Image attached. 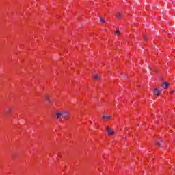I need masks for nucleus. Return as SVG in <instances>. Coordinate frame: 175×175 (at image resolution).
<instances>
[{
    "label": "nucleus",
    "mask_w": 175,
    "mask_h": 175,
    "mask_svg": "<svg viewBox=\"0 0 175 175\" xmlns=\"http://www.w3.org/2000/svg\"><path fill=\"white\" fill-rule=\"evenodd\" d=\"M111 117L110 116L106 115L103 116V120H110Z\"/></svg>",
    "instance_id": "nucleus-7"
},
{
    "label": "nucleus",
    "mask_w": 175,
    "mask_h": 175,
    "mask_svg": "<svg viewBox=\"0 0 175 175\" xmlns=\"http://www.w3.org/2000/svg\"><path fill=\"white\" fill-rule=\"evenodd\" d=\"M156 144L157 146H159V147H161V146H162V142H157Z\"/></svg>",
    "instance_id": "nucleus-12"
},
{
    "label": "nucleus",
    "mask_w": 175,
    "mask_h": 175,
    "mask_svg": "<svg viewBox=\"0 0 175 175\" xmlns=\"http://www.w3.org/2000/svg\"><path fill=\"white\" fill-rule=\"evenodd\" d=\"M106 131H107L109 136H113L114 135V131H113L110 127L107 126Z\"/></svg>",
    "instance_id": "nucleus-2"
},
{
    "label": "nucleus",
    "mask_w": 175,
    "mask_h": 175,
    "mask_svg": "<svg viewBox=\"0 0 175 175\" xmlns=\"http://www.w3.org/2000/svg\"><path fill=\"white\" fill-rule=\"evenodd\" d=\"M116 17L119 20H121V18H122V14H121L120 12H118L116 14Z\"/></svg>",
    "instance_id": "nucleus-6"
},
{
    "label": "nucleus",
    "mask_w": 175,
    "mask_h": 175,
    "mask_svg": "<svg viewBox=\"0 0 175 175\" xmlns=\"http://www.w3.org/2000/svg\"><path fill=\"white\" fill-rule=\"evenodd\" d=\"M116 35H120V30L118 29L116 30Z\"/></svg>",
    "instance_id": "nucleus-13"
},
{
    "label": "nucleus",
    "mask_w": 175,
    "mask_h": 175,
    "mask_svg": "<svg viewBox=\"0 0 175 175\" xmlns=\"http://www.w3.org/2000/svg\"><path fill=\"white\" fill-rule=\"evenodd\" d=\"M62 113V117H64L65 120H69V118H70V116H69V112H68V111H64Z\"/></svg>",
    "instance_id": "nucleus-1"
},
{
    "label": "nucleus",
    "mask_w": 175,
    "mask_h": 175,
    "mask_svg": "<svg viewBox=\"0 0 175 175\" xmlns=\"http://www.w3.org/2000/svg\"><path fill=\"white\" fill-rule=\"evenodd\" d=\"M45 100L47 103H51V96H46Z\"/></svg>",
    "instance_id": "nucleus-4"
},
{
    "label": "nucleus",
    "mask_w": 175,
    "mask_h": 175,
    "mask_svg": "<svg viewBox=\"0 0 175 175\" xmlns=\"http://www.w3.org/2000/svg\"><path fill=\"white\" fill-rule=\"evenodd\" d=\"M7 114H10L12 113V108H8L6 109Z\"/></svg>",
    "instance_id": "nucleus-11"
},
{
    "label": "nucleus",
    "mask_w": 175,
    "mask_h": 175,
    "mask_svg": "<svg viewBox=\"0 0 175 175\" xmlns=\"http://www.w3.org/2000/svg\"><path fill=\"white\" fill-rule=\"evenodd\" d=\"M154 94H156L157 96L161 95V92H159V90H158L157 88L154 89Z\"/></svg>",
    "instance_id": "nucleus-5"
},
{
    "label": "nucleus",
    "mask_w": 175,
    "mask_h": 175,
    "mask_svg": "<svg viewBox=\"0 0 175 175\" xmlns=\"http://www.w3.org/2000/svg\"><path fill=\"white\" fill-rule=\"evenodd\" d=\"M144 40H147V38H146V36H144Z\"/></svg>",
    "instance_id": "nucleus-15"
},
{
    "label": "nucleus",
    "mask_w": 175,
    "mask_h": 175,
    "mask_svg": "<svg viewBox=\"0 0 175 175\" xmlns=\"http://www.w3.org/2000/svg\"><path fill=\"white\" fill-rule=\"evenodd\" d=\"M12 158H16V154H12Z\"/></svg>",
    "instance_id": "nucleus-14"
},
{
    "label": "nucleus",
    "mask_w": 175,
    "mask_h": 175,
    "mask_svg": "<svg viewBox=\"0 0 175 175\" xmlns=\"http://www.w3.org/2000/svg\"><path fill=\"white\" fill-rule=\"evenodd\" d=\"M171 94H174V90H171Z\"/></svg>",
    "instance_id": "nucleus-16"
},
{
    "label": "nucleus",
    "mask_w": 175,
    "mask_h": 175,
    "mask_svg": "<svg viewBox=\"0 0 175 175\" xmlns=\"http://www.w3.org/2000/svg\"><path fill=\"white\" fill-rule=\"evenodd\" d=\"M100 23H102L103 24H105L106 23V21L103 18V17H100L99 19Z\"/></svg>",
    "instance_id": "nucleus-10"
},
{
    "label": "nucleus",
    "mask_w": 175,
    "mask_h": 175,
    "mask_svg": "<svg viewBox=\"0 0 175 175\" xmlns=\"http://www.w3.org/2000/svg\"><path fill=\"white\" fill-rule=\"evenodd\" d=\"M169 85L170 84L168 82H164L163 84H161V87L163 88V90H167L169 88Z\"/></svg>",
    "instance_id": "nucleus-3"
},
{
    "label": "nucleus",
    "mask_w": 175,
    "mask_h": 175,
    "mask_svg": "<svg viewBox=\"0 0 175 175\" xmlns=\"http://www.w3.org/2000/svg\"><path fill=\"white\" fill-rule=\"evenodd\" d=\"M55 116H56V118L58 120V118L62 117V113L58 112V113H56Z\"/></svg>",
    "instance_id": "nucleus-8"
},
{
    "label": "nucleus",
    "mask_w": 175,
    "mask_h": 175,
    "mask_svg": "<svg viewBox=\"0 0 175 175\" xmlns=\"http://www.w3.org/2000/svg\"><path fill=\"white\" fill-rule=\"evenodd\" d=\"M94 80H99V79H100V76H99V75H98V74H96L94 76Z\"/></svg>",
    "instance_id": "nucleus-9"
}]
</instances>
